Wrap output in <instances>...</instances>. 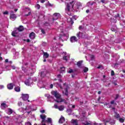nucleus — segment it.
<instances>
[{
  "label": "nucleus",
  "mask_w": 125,
  "mask_h": 125,
  "mask_svg": "<svg viewBox=\"0 0 125 125\" xmlns=\"http://www.w3.org/2000/svg\"><path fill=\"white\" fill-rule=\"evenodd\" d=\"M74 4H75L74 1H72V2H70L69 3H67L66 4V7L65 8L66 11H70V10H76V11H79V9H80L81 6H82V4L80 2H78L76 4H75L74 7Z\"/></svg>",
  "instance_id": "1"
},
{
  "label": "nucleus",
  "mask_w": 125,
  "mask_h": 125,
  "mask_svg": "<svg viewBox=\"0 0 125 125\" xmlns=\"http://www.w3.org/2000/svg\"><path fill=\"white\" fill-rule=\"evenodd\" d=\"M51 94L52 95H54L55 97L56 98L57 100H55L56 102H58V103H60V102H63V99L61 98V96L57 91H52Z\"/></svg>",
  "instance_id": "2"
},
{
  "label": "nucleus",
  "mask_w": 125,
  "mask_h": 125,
  "mask_svg": "<svg viewBox=\"0 0 125 125\" xmlns=\"http://www.w3.org/2000/svg\"><path fill=\"white\" fill-rule=\"evenodd\" d=\"M60 88L62 89V93L64 94V95H68V89H69V86L68 85L64 83L63 84V85H59Z\"/></svg>",
  "instance_id": "3"
},
{
  "label": "nucleus",
  "mask_w": 125,
  "mask_h": 125,
  "mask_svg": "<svg viewBox=\"0 0 125 125\" xmlns=\"http://www.w3.org/2000/svg\"><path fill=\"white\" fill-rule=\"evenodd\" d=\"M76 36L79 39H84V38H85V34L84 33H82L81 32H78Z\"/></svg>",
  "instance_id": "4"
},
{
  "label": "nucleus",
  "mask_w": 125,
  "mask_h": 125,
  "mask_svg": "<svg viewBox=\"0 0 125 125\" xmlns=\"http://www.w3.org/2000/svg\"><path fill=\"white\" fill-rule=\"evenodd\" d=\"M45 97H47V101H49L50 102H54V98L52 97L49 94H45Z\"/></svg>",
  "instance_id": "5"
},
{
  "label": "nucleus",
  "mask_w": 125,
  "mask_h": 125,
  "mask_svg": "<svg viewBox=\"0 0 125 125\" xmlns=\"http://www.w3.org/2000/svg\"><path fill=\"white\" fill-rule=\"evenodd\" d=\"M78 17L76 16H74L72 17V19L69 18L67 19V22H69L71 24H74V21H73V19L74 20H77Z\"/></svg>",
  "instance_id": "6"
},
{
  "label": "nucleus",
  "mask_w": 125,
  "mask_h": 125,
  "mask_svg": "<svg viewBox=\"0 0 125 125\" xmlns=\"http://www.w3.org/2000/svg\"><path fill=\"white\" fill-rule=\"evenodd\" d=\"M21 98L23 99V100L26 101L29 99V95L27 94H22Z\"/></svg>",
  "instance_id": "7"
},
{
  "label": "nucleus",
  "mask_w": 125,
  "mask_h": 125,
  "mask_svg": "<svg viewBox=\"0 0 125 125\" xmlns=\"http://www.w3.org/2000/svg\"><path fill=\"white\" fill-rule=\"evenodd\" d=\"M60 17V14L56 13L54 14L53 17V20H57L58 18Z\"/></svg>",
  "instance_id": "8"
},
{
  "label": "nucleus",
  "mask_w": 125,
  "mask_h": 125,
  "mask_svg": "<svg viewBox=\"0 0 125 125\" xmlns=\"http://www.w3.org/2000/svg\"><path fill=\"white\" fill-rule=\"evenodd\" d=\"M25 111H26V113L29 115V114H31V112L33 111V109L31 106H26L25 108Z\"/></svg>",
  "instance_id": "9"
},
{
  "label": "nucleus",
  "mask_w": 125,
  "mask_h": 125,
  "mask_svg": "<svg viewBox=\"0 0 125 125\" xmlns=\"http://www.w3.org/2000/svg\"><path fill=\"white\" fill-rule=\"evenodd\" d=\"M18 33H19L18 28H16L15 30L12 32V36H13V37H16V35H17Z\"/></svg>",
  "instance_id": "10"
},
{
  "label": "nucleus",
  "mask_w": 125,
  "mask_h": 125,
  "mask_svg": "<svg viewBox=\"0 0 125 125\" xmlns=\"http://www.w3.org/2000/svg\"><path fill=\"white\" fill-rule=\"evenodd\" d=\"M41 119H42V124H43V123H45V118H46V116L45 115H40Z\"/></svg>",
  "instance_id": "11"
},
{
  "label": "nucleus",
  "mask_w": 125,
  "mask_h": 125,
  "mask_svg": "<svg viewBox=\"0 0 125 125\" xmlns=\"http://www.w3.org/2000/svg\"><path fill=\"white\" fill-rule=\"evenodd\" d=\"M70 42H78V39L76 36H72L70 38Z\"/></svg>",
  "instance_id": "12"
},
{
  "label": "nucleus",
  "mask_w": 125,
  "mask_h": 125,
  "mask_svg": "<svg viewBox=\"0 0 125 125\" xmlns=\"http://www.w3.org/2000/svg\"><path fill=\"white\" fill-rule=\"evenodd\" d=\"M29 38L31 40H34L36 38V34L34 32H32L29 34Z\"/></svg>",
  "instance_id": "13"
},
{
  "label": "nucleus",
  "mask_w": 125,
  "mask_h": 125,
  "mask_svg": "<svg viewBox=\"0 0 125 125\" xmlns=\"http://www.w3.org/2000/svg\"><path fill=\"white\" fill-rule=\"evenodd\" d=\"M25 84L26 85H30V84H32V80L30 79V80H27L25 81Z\"/></svg>",
  "instance_id": "14"
},
{
  "label": "nucleus",
  "mask_w": 125,
  "mask_h": 125,
  "mask_svg": "<svg viewBox=\"0 0 125 125\" xmlns=\"http://www.w3.org/2000/svg\"><path fill=\"white\" fill-rule=\"evenodd\" d=\"M13 83H10L7 84V87L8 88V89H13Z\"/></svg>",
  "instance_id": "15"
},
{
  "label": "nucleus",
  "mask_w": 125,
  "mask_h": 125,
  "mask_svg": "<svg viewBox=\"0 0 125 125\" xmlns=\"http://www.w3.org/2000/svg\"><path fill=\"white\" fill-rule=\"evenodd\" d=\"M65 122V118L63 117V116H61V118L60 119L59 121V123L60 124H63Z\"/></svg>",
  "instance_id": "16"
},
{
  "label": "nucleus",
  "mask_w": 125,
  "mask_h": 125,
  "mask_svg": "<svg viewBox=\"0 0 125 125\" xmlns=\"http://www.w3.org/2000/svg\"><path fill=\"white\" fill-rule=\"evenodd\" d=\"M17 17H16V15L13 14L11 15L10 16V18L11 19V20H12L13 21H14V20H15V19H16Z\"/></svg>",
  "instance_id": "17"
},
{
  "label": "nucleus",
  "mask_w": 125,
  "mask_h": 125,
  "mask_svg": "<svg viewBox=\"0 0 125 125\" xmlns=\"http://www.w3.org/2000/svg\"><path fill=\"white\" fill-rule=\"evenodd\" d=\"M71 123H72L73 125H78V120L72 119L71 120Z\"/></svg>",
  "instance_id": "18"
},
{
  "label": "nucleus",
  "mask_w": 125,
  "mask_h": 125,
  "mask_svg": "<svg viewBox=\"0 0 125 125\" xmlns=\"http://www.w3.org/2000/svg\"><path fill=\"white\" fill-rule=\"evenodd\" d=\"M1 109H5V108H7V105L5 103H2L1 104Z\"/></svg>",
  "instance_id": "19"
},
{
  "label": "nucleus",
  "mask_w": 125,
  "mask_h": 125,
  "mask_svg": "<svg viewBox=\"0 0 125 125\" xmlns=\"http://www.w3.org/2000/svg\"><path fill=\"white\" fill-rule=\"evenodd\" d=\"M43 58L45 59L46 58H48V57H49V55L46 52H43Z\"/></svg>",
  "instance_id": "20"
},
{
  "label": "nucleus",
  "mask_w": 125,
  "mask_h": 125,
  "mask_svg": "<svg viewBox=\"0 0 125 125\" xmlns=\"http://www.w3.org/2000/svg\"><path fill=\"white\" fill-rule=\"evenodd\" d=\"M12 113H13V111L12 110V109L11 108H8V111H7V113L8 115H11Z\"/></svg>",
  "instance_id": "21"
},
{
  "label": "nucleus",
  "mask_w": 125,
  "mask_h": 125,
  "mask_svg": "<svg viewBox=\"0 0 125 125\" xmlns=\"http://www.w3.org/2000/svg\"><path fill=\"white\" fill-rule=\"evenodd\" d=\"M18 30H19V32H22L24 30V27H23V26L22 25H21L18 28Z\"/></svg>",
  "instance_id": "22"
},
{
  "label": "nucleus",
  "mask_w": 125,
  "mask_h": 125,
  "mask_svg": "<svg viewBox=\"0 0 125 125\" xmlns=\"http://www.w3.org/2000/svg\"><path fill=\"white\" fill-rule=\"evenodd\" d=\"M49 123V124H51V125L52 124V119L50 118H47V120H45V123Z\"/></svg>",
  "instance_id": "23"
},
{
  "label": "nucleus",
  "mask_w": 125,
  "mask_h": 125,
  "mask_svg": "<svg viewBox=\"0 0 125 125\" xmlns=\"http://www.w3.org/2000/svg\"><path fill=\"white\" fill-rule=\"evenodd\" d=\"M14 90L15 91H17V92H20V86H17L15 87L14 88Z\"/></svg>",
  "instance_id": "24"
},
{
  "label": "nucleus",
  "mask_w": 125,
  "mask_h": 125,
  "mask_svg": "<svg viewBox=\"0 0 125 125\" xmlns=\"http://www.w3.org/2000/svg\"><path fill=\"white\" fill-rule=\"evenodd\" d=\"M58 109L59 110V111H63L64 110V106L61 105L59 106Z\"/></svg>",
  "instance_id": "25"
},
{
  "label": "nucleus",
  "mask_w": 125,
  "mask_h": 125,
  "mask_svg": "<svg viewBox=\"0 0 125 125\" xmlns=\"http://www.w3.org/2000/svg\"><path fill=\"white\" fill-rule=\"evenodd\" d=\"M82 63H83V61H80L77 62V66H78V67H81L82 65Z\"/></svg>",
  "instance_id": "26"
},
{
  "label": "nucleus",
  "mask_w": 125,
  "mask_h": 125,
  "mask_svg": "<svg viewBox=\"0 0 125 125\" xmlns=\"http://www.w3.org/2000/svg\"><path fill=\"white\" fill-rule=\"evenodd\" d=\"M69 57L64 56L63 57V60H65V61H68L69 60Z\"/></svg>",
  "instance_id": "27"
},
{
  "label": "nucleus",
  "mask_w": 125,
  "mask_h": 125,
  "mask_svg": "<svg viewBox=\"0 0 125 125\" xmlns=\"http://www.w3.org/2000/svg\"><path fill=\"white\" fill-rule=\"evenodd\" d=\"M114 116L116 119H120V114H119L117 113H115V114Z\"/></svg>",
  "instance_id": "28"
},
{
  "label": "nucleus",
  "mask_w": 125,
  "mask_h": 125,
  "mask_svg": "<svg viewBox=\"0 0 125 125\" xmlns=\"http://www.w3.org/2000/svg\"><path fill=\"white\" fill-rule=\"evenodd\" d=\"M83 72L84 73H86V72H87V71H88V68L87 67H85L83 70Z\"/></svg>",
  "instance_id": "29"
},
{
  "label": "nucleus",
  "mask_w": 125,
  "mask_h": 125,
  "mask_svg": "<svg viewBox=\"0 0 125 125\" xmlns=\"http://www.w3.org/2000/svg\"><path fill=\"white\" fill-rule=\"evenodd\" d=\"M35 7L36 8H37V9H40V8H41V5H40V4H37L36 6Z\"/></svg>",
  "instance_id": "30"
},
{
  "label": "nucleus",
  "mask_w": 125,
  "mask_h": 125,
  "mask_svg": "<svg viewBox=\"0 0 125 125\" xmlns=\"http://www.w3.org/2000/svg\"><path fill=\"white\" fill-rule=\"evenodd\" d=\"M119 122L120 123H124V122H125V120L123 118H120L119 119Z\"/></svg>",
  "instance_id": "31"
},
{
  "label": "nucleus",
  "mask_w": 125,
  "mask_h": 125,
  "mask_svg": "<svg viewBox=\"0 0 125 125\" xmlns=\"http://www.w3.org/2000/svg\"><path fill=\"white\" fill-rule=\"evenodd\" d=\"M54 107L55 108V109H58L59 108V106H58V105H57L56 104H54Z\"/></svg>",
  "instance_id": "32"
},
{
  "label": "nucleus",
  "mask_w": 125,
  "mask_h": 125,
  "mask_svg": "<svg viewBox=\"0 0 125 125\" xmlns=\"http://www.w3.org/2000/svg\"><path fill=\"white\" fill-rule=\"evenodd\" d=\"M94 2L91 3L90 2L87 3V5H93Z\"/></svg>",
  "instance_id": "33"
},
{
  "label": "nucleus",
  "mask_w": 125,
  "mask_h": 125,
  "mask_svg": "<svg viewBox=\"0 0 125 125\" xmlns=\"http://www.w3.org/2000/svg\"><path fill=\"white\" fill-rule=\"evenodd\" d=\"M62 71V73H63V72H64V71H65V67H62L61 68Z\"/></svg>",
  "instance_id": "34"
},
{
  "label": "nucleus",
  "mask_w": 125,
  "mask_h": 125,
  "mask_svg": "<svg viewBox=\"0 0 125 125\" xmlns=\"http://www.w3.org/2000/svg\"><path fill=\"white\" fill-rule=\"evenodd\" d=\"M25 125H32V124L30 122H26L25 123Z\"/></svg>",
  "instance_id": "35"
},
{
  "label": "nucleus",
  "mask_w": 125,
  "mask_h": 125,
  "mask_svg": "<svg viewBox=\"0 0 125 125\" xmlns=\"http://www.w3.org/2000/svg\"><path fill=\"white\" fill-rule=\"evenodd\" d=\"M41 32H42V34H45V32H44V30H43L42 29H41Z\"/></svg>",
  "instance_id": "36"
},
{
  "label": "nucleus",
  "mask_w": 125,
  "mask_h": 125,
  "mask_svg": "<svg viewBox=\"0 0 125 125\" xmlns=\"http://www.w3.org/2000/svg\"><path fill=\"white\" fill-rule=\"evenodd\" d=\"M18 104L19 106H22V103L21 102H19Z\"/></svg>",
  "instance_id": "37"
},
{
  "label": "nucleus",
  "mask_w": 125,
  "mask_h": 125,
  "mask_svg": "<svg viewBox=\"0 0 125 125\" xmlns=\"http://www.w3.org/2000/svg\"><path fill=\"white\" fill-rule=\"evenodd\" d=\"M4 87V86L3 85H0V89H2Z\"/></svg>",
  "instance_id": "38"
},
{
  "label": "nucleus",
  "mask_w": 125,
  "mask_h": 125,
  "mask_svg": "<svg viewBox=\"0 0 125 125\" xmlns=\"http://www.w3.org/2000/svg\"><path fill=\"white\" fill-rule=\"evenodd\" d=\"M31 15V11L29 10V12H28V14L25 15V16H29V15Z\"/></svg>",
  "instance_id": "39"
},
{
  "label": "nucleus",
  "mask_w": 125,
  "mask_h": 125,
  "mask_svg": "<svg viewBox=\"0 0 125 125\" xmlns=\"http://www.w3.org/2000/svg\"><path fill=\"white\" fill-rule=\"evenodd\" d=\"M44 74V72H41V77H43V74Z\"/></svg>",
  "instance_id": "40"
},
{
  "label": "nucleus",
  "mask_w": 125,
  "mask_h": 125,
  "mask_svg": "<svg viewBox=\"0 0 125 125\" xmlns=\"http://www.w3.org/2000/svg\"><path fill=\"white\" fill-rule=\"evenodd\" d=\"M3 14H4V15H7V14H8V11H5V12L3 13Z\"/></svg>",
  "instance_id": "41"
},
{
  "label": "nucleus",
  "mask_w": 125,
  "mask_h": 125,
  "mask_svg": "<svg viewBox=\"0 0 125 125\" xmlns=\"http://www.w3.org/2000/svg\"><path fill=\"white\" fill-rule=\"evenodd\" d=\"M41 113H43L45 112V110L42 109V110L40 111Z\"/></svg>",
  "instance_id": "42"
},
{
  "label": "nucleus",
  "mask_w": 125,
  "mask_h": 125,
  "mask_svg": "<svg viewBox=\"0 0 125 125\" xmlns=\"http://www.w3.org/2000/svg\"><path fill=\"white\" fill-rule=\"evenodd\" d=\"M115 75V73L114 72V71H111V76H114Z\"/></svg>",
  "instance_id": "43"
},
{
  "label": "nucleus",
  "mask_w": 125,
  "mask_h": 125,
  "mask_svg": "<svg viewBox=\"0 0 125 125\" xmlns=\"http://www.w3.org/2000/svg\"><path fill=\"white\" fill-rule=\"evenodd\" d=\"M57 77L59 78V79L62 78V76H61V75H57Z\"/></svg>",
  "instance_id": "44"
},
{
  "label": "nucleus",
  "mask_w": 125,
  "mask_h": 125,
  "mask_svg": "<svg viewBox=\"0 0 125 125\" xmlns=\"http://www.w3.org/2000/svg\"><path fill=\"white\" fill-rule=\"evenodd\" d=\"M79 30H83V26H80L79 27Z\"/></svg>",
  "instance_id": "45"
},
{
  "label": "nucleus",
  "mask_w": 125,
  "mask_h": 125,
  "mask_svg": "<svg viewBox=\"0 0 125 125\" xmlns=\"http://www.w3.org/2000/svg\"><path fill=\"white\" fill-rule=\"evenodd\" d=\"M11 68L13 69V70H15V68H16L15 66L13 65L11 66Z\"/></svg>",
  "instance_id": "46"
},
{
  "label": "nucleus",
  "mask_w": 125,
  "mask_h": 125,
  "mask_svg": "<svg viewBox=\"0 0 125 125\" xmlns=\"http://www.w3.org/2000/svg\"><path fill=\"white\" fill-rule=\"evenodd\" d=\"M117 65H119V64H118V63H115V64H114V68H117Z\"/></svg>",
  "instance_id": "47"
},
{
  "label": "nucleus",
  "mask_w": 125,
  "mask_h": 125,
  "mask_svg": "<svg viewBox=\"0 0 125 125\" xmlns=\"http://www.w3.org/2000/svg\"><path fill=\"white\" fill-rule=\"evenodd\" d=\"M110 124L111 125H115V122H112H112H110Z\"/></svg>",
  "instance_id": "48"
},
{
  "label": "nucleus",
  "mask_w": 125,
  "mask_h": 125,
  "mask_svg": "<svg viewBox=\"0 0 125 125\" xmlns=\"http://www.w3.org/2000/svg\"><path fill=\"white\" fill-rule=\"evenodd\" d=\"M68 73H73V70H72V69H70V70L68 71Z\"/></svg>",
  "instance_id": "49"
},
{
  "label": "nucleus",
  "mask_w": 125,
  "mask_h": 125,
  "mask_svg": "<svg viewBox=\"0 0 125 125\" xmlns=\"http://www.w3.org/2000/svg\"><path fill=\"white\" fill-rule=\"evenodd\" d=\"M50 88H53V84H51L50 85Z\"/></svg>",
  "instance_id": "50"
},
{
  "label": "nucleus",
  "mask_w": 125,
  "mask_h": 125,
  "mask_svg": "<svg viewBox=\"0 0 125 125\" xmlns=\"http://www.w3.org/2000/svg\"><path fill=\"white\" fill-rule=\"evenodd\" d=\"M101 2L103 3H105V0H101Z\"/></svg>",
  "instance_id": "51"
},
{
  "label": "nucleus",
  "mask_w": 125,
  "mask_h": 125,
  "mask_svg": "<svg viewBox=\"0 0 125 125\" xmlns=\"http://www.w3.org/2000/svg\"><path fill=\"white\" fill-rule=\"evenodd\" d=\"M115 103V101H112L111 102V104H114Z\"/></svg>",
  "instance_id": "52"
},
{
  "label": "nucleus",
  "mask_w": 125,
  "mask_h": 125,
  "mask_svg": "<svg viewBox=\"0 0 125 125\" xmlns=\"http://www.w3.org/2000/svg\"><path fill=\"white\" fill-rule=\"evenodd\" d=\"M44 1H45V0H41V3H43V2H44Z\"/></svg>",
  "instance_id": "53"
},
{
  "label": "nucleus",
  "mask_w": 125,
  "mask_h": 125,
  "mask_svg": "<svg viewBox=\"0 0 125 125\" xmlns=\"http://www.w3.org/2000/svg\"><path fill=\"white\" fill-rule=\"evenodd\" d=\"M72 108L73 109H74V108H76V105H72Z\"/></svg>",
  "instance_id": "54"
},
{
  "label": "nucleus",
  "mask_w": 125,
  "mask_h": 125,
  "mask_svg": "<svg viewBox=\"0 0 125 125\" xmlns=\"http://www.w3.org/2000/svg\"><path fill=\"white\" fill-rule=\"evenodd\" d=\"M84 125H89V123H88V122H86V123H84Z\"/></svg>",
  "instance_id": "55"
},
{
  "label": "nucleus",
  "mask_w": 125,
  "mask_h": 125,
  "mask_svg": "<svg viewBox=\"0 0 125 125\" xmlns=\"http://www.w3.org/2000/svg\"><path fill=\"white\" fill-rule=\"evenodd\" d=\"M5 62H6V63H8V59H6V60H5Z\"/></svg>",
  "instance_id": "56"
},
{
  "label": "nucleus",
  "mask_w": 125,
  "mask_h": 125,
  "mask_svg": "<svg viewBox=\"0 0 125 125\" xmlns=\"http://www.w3.org/2000/svg\"><path fill=\"white\" fill-rule=\"evenodd\" d=\"M26 42H30V39H27Z\"/></svg>",
  "instance_id": "57"
},
{
  "label": "nucleus",
  "mask_w": 125,
  "mask_h": 125,
  "mask_svg": "<svg viewBox=\"0 0 125 125\" xmlns=\"http://www.w3.org/2000/svg\"><path fill=\"white\" fill-rule=\"evenodd\" d=\"M101 67H102V66H101V65L98 66V69H100V68H101Z\"/></svg>",
  "instance_id": "58"
},
{
  "label": "nucleus",
  "mask_w": 125,
  "mask_h": 125,
  "mask_svg": "<svg viewBox=\"0 0 125 125\" xmlns=\"http://www.w3.org/2000/svg\"><path fill=\"white\" fill-rule=\"evenodd\" d=\"M59 82H60V83H62V80L59 79Z\"/></svg>",
  "instance_id": "59"
},
{
  "label": "nucleus",
  "mask_w": 125,
  "mask_h": 125,
  "mask_svg": "<svg viewBox=\"0 0 125 125\" xmlns=\"http://www.w3.org/2000/svg\"><path fill=\"white\" fill-rule=\"evenodd\" d=\"M91 59L92 60V59H93V57H94V56L93 55H91Z\"/></svg>",
  "instance_id": "60"
},
{
  "label": "nucleus",
  "mask_w": 125,
  "mask_h": 125,
  "mask_svg": "<svg viewBox=\"0 0 125 125\" xmlns=\"http://www.w3.org/2000/svg\"><path fill=\"white\" fill-rule=\"evenodd\" d=\"M86 12L87 13H88V12H89V10H86Z\"/></svg>",
  "instance_id": "61"
},
{
  "label": "nucleus",
  "mask_w": 125,
  "mask_h": 125,
  "mask_svg": "<svg viewBox=\"0 0 125 125\" xmlns=\"http://www.w3.org/2000/svg\"><path fill=\"white\" fill-rule=\"evenodd\" d=\"M70 111H71V110H70V109L69 110H67V113H69V112H70Z\"/></svg>",
  "instance_id": "62"
},
{
  "label": "nucleus",
  "mask_w": 125,
  "mask_h": 125,
  "mask_svg": "<svg viewBox=\"0 0 125 125\" xmlns=\"http://www.w3.org/2000/svg\"><path fill=\"white\" fill-rule=\"evenodd\" d=\"M111 31H115V30H114V28H111Z\"/></svg>",
  "instance_id": "63"
},
{
  "label": "nucleus",
  "mask_w": 125,
  "mask_h": 125,
  "mask_svg": "<svg viewBox=\"0 0 125 125\" xmlns=\"http://www.w3.org/2000/svg\"><path fill=\"white\" fill-rule=\"evenodd\" d=\"M64 103H65V104L68 103V100H67L66 101L64 102Z\"/></svg>",
  "instance_id": "64"
}]
</instances>
